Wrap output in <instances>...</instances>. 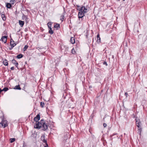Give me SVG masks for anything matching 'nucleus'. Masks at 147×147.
I'll use <instances>...</instances> for the list:
<instances>
[{"instance_id": "f257e3e1", "label": "nucleus", "mask_w": 147, "mask_h": 147, "mask_svg": "<svg viewBox=\"0 0 147 147\" xmlns=\"http://www.w3.org/2000/svg\"><path fill=\"white\" fill-rule=\"evenodd\" d=\"M34 127L37 129H40L41 127L43 128L42 130H45L48 128L47 125L45 122L44 120L42 119L40 122H38L34 125Z\"/></svg>"}, {"instance_id": "f03ea898", "label": "nucleus", "mask_w": 147, "mask_h": 147, "mask_svg": "<svg viewBox=\"0 0 147 147\" xmlns=\"http://www.w3.org/2000/svg\"><path fill=\"white\" fill-rule=\"evenodd\" d=\"M136 124L138 127V132L139 134H140L141 133L142 131V128L141 127V123L140 121L139 120H138L136 119Z\"/></svg>"}, {"instance_id": "7ed1b4c3", "label": "nucleus", "mask_w": 147, "mask_h": 147, "mask_svg": "<svg viewBox=\"0 0 147 147\" xmlns=\"http://www.w3.org/2000/svg\"><path fill=\"white\" fill-rule=\"evenodd\" d=\"M78 10L79 11H83V12L84 13L87 12L88 11V9L86 7H85L84 6H82L80 8H79V9H78Z\"/></svg>"}, {"instance_id": "20e7f679", "label": "nucleus", "mask_w": 147, "mask_h": 147, "mask_svg": "<svg viewBox=\"0 0 147 147\" xmlns=\"http://www.w3.org/2000/svg\"><path fill=\"white\" fill-rule=\"evenodd\" d=\"M0 124L2 125V126L4 128L7 125V121L5 120H3Z\"/></svg>"}, {"instance_id": "39448f33", "label": "nucleus", "mask_w": 147, "mask_h": 147, "mask_svg": "<svg viewBox=\"0 0 147 147\" xmlns=\"http://www.w3.org/2000/svg\"><path fill=\"white\" fill-rule=\"evenodd\" d=\"M14 42L13 40L12 39H11L10 44L11 45V47L10 48V50H11L16 45V44L14 43Z\"/></svg>"}, {"instance_id": "423d86ee", "label": "nucleus", "mask_w": 147, "mask_h": 147, "mask_svg": "<svg viewBox=\"0 0 147 147\" xmlns=\"http://www.w3.org/2000/svg\"><path fill=\"white\" fill-rule=\"evenodd\" d=\"M80 11L78 12V18L80 19L82 18L84 16V13L82 11Z\"/></svg>"}, {"instance_id": "0eeeda50", "label": "nucleus", "mask_w": 147, "mask_h": 147, "mask_svg": "<svg viewBox=\"0 0 147 147\" xmlns=\"http://www.w3.org/2000/svg\"><path fill=\"white\" fill-rule=\"evenodd\" d=\"M40 115L39 114H38L34 118V120L36 121V123H38V122L37 121L40 120Z\"/></svg>"}, {"instance_id": "6e6552de", "label": "nucleus", "mask_w": 147, "mask_h": 147, "mask_svg": "<svg viewBox=\"0 0 147 147\" xmlns=\"http://www.w3.org/2000/svg\"><path fill=\"white\" fill-rule=\"evenodd\" d=\"M7 36H3L1 38V40L5 43L7 41Z\"/></svg>"}, {"instance_id": "1a4fd4ad", "label": "nucleus", "mask_w": 147, "mask_h": 147, "mask_svg": "<svg viewBox=\"0 0 147 147\" xmlns=\"http://www.w3.org/2000/svg\"><path fill=\"white\" fill-rule=\"evenodd\" d=\"M41 139L43 143H46L47 141L45 139V135L44 134L42 135L41 137Z\"/></svg>"}, {"instance_id": "9d476101", "label": "nucleus", "mask_w": 147, "mask_h": 147, "mask_svg": "<svg viewBox=\"0 0 147 147\" xmlns=\"http://www.w3.org/2000/svg\"><path fill=\"white\" fill-rule=\"evenodd\" d=\"M65 51H64V53L65 54H66L67 53L68 51V47H64Z\"/></svg>"}, {"instance_id": "9b49d317", "label": "nucleus", "mask_w": 147, "mask_h": 147, "mask_svg": "<svg viewBox=\"0 0 147 147\" xmlns=\"http://www.w3.org/2000/svg\"><path fill=\"white\" fill-rule=\"evenodd\" d=\"M19 23L21 27H22L24 25V22L23 21H22L21 20H19Z\"/></svg>"}, {"instance_id": "f8f14e48", "label": "nucleus", "mask_w": 147, "mask_h": 147, "mask_svg": "<svg viewBox=\"0 0 147 147\" xmlns=\"http://www.w3.org/2000/svg\"><path fill=\"white\" fill-rule=\"evenodd\" d=\"M12 63L15 64V65L16 66V67H17V66L18 65V63L16 61V60H15L14 59H13L12 61Z\"/></svg>"}, {"instance_id": "ddd939ff", "label": "nucleus", "mask_w": 147, "mask_h": 147, "mask_svg": "<svg viewBox=\"0 0 147 147\" xmlns=\"http://www.w3.org/2000/svg\"><path fill=\"white\" fill-rule=\"evenodd\" d=\"M70 42L72 44H74L75 42L74 38L73 37H71L70 39Z\"/></svg>"}, {"instance_id": "4468645a", "label": "nucleus", "mask_w": 147, "mask_h": 147, "mask_svg": "<svg viewBox=\"0 0 147 147\" xmlns=\"http://www.w3.org/2000/svg\"><path fill=\"white\" fill-rule=\"evenodd\" d=\"M1 18L3 20L5 21L6 20V18L4 14H1Z\"/></svg>"}, {"instance_id": "2eb2a0df", "label": "nucleus", "mask_w": 147, "mask_h": 147, "mask_svg": "<svg viewBox=\"0 0 147 147\" xmlns=\"http://www.w3.org/2000/svg\"><path fill=\"white\" fill-rule=\"evenodd\" d=\"M3 64L5 65H8V63L7 61L5 59L3 61Z\"/></svg>"}, {"instance_id": "dca6fc26", "label": "nucleus", "mask_w": 147, "mask_h": 147, "mask_svg": "<svg viewBox=\"0 0 147 147\" xmlns=\"http://www.w3.org/2000/svg\"><path fill=\"white\" fill-rule=\"evenodd\" d=\"M6 6L7 8H10L11 7V4L10 3H7Z\"/></svg>"}, {"instance_id": "f3484780", "label": "nucleus", "mask_w": 147, "mask_h": 147, "mask_svg": "<svg viewBox=\"0 0 147 147\" xmlns=\"http://www.w3.org/2000/svg\"><path fill=\"white\" fill-rule=\"evenodd\" d=\"M23 57V55L22 54H19L17 56V57L18 59H20L22 58Z\"/></svg>"}, {"instance_id": "a211bd4d", "label": "nucleus", "mask_w": 147, "mask_h": 147, "mask_svg": "<svg viewBox=\"0 0 147 147\" xmlns=\"http://www.w3.org/2000/svg\"><path fill=\"white\" fill-rule=\"evenodd\" d=\"M49 33L51 34H53V32L51 28H49Z\"/></svg>"}, {"instance_id": "6ab92c4d", "label": "nucleus", "mask_w": 147, "mask_h": 147, "mask_svg": "<svg viewBox=\"0 0 147 147\" xmlns=\"http://www.w3.org/2000/svg\"><path fill=\"white\" fill-rule=\"evenodd\" d=\"M14 89L18 90H21V88L20 87L19 85H17L15 86Z\"/></svg>"}, {"instance_id": "aec40b11", "label": "nucleus", "mask_w": 147, "mask_h": 147, "mask_svg": "<svg viewBox=\"0 0 147 147\" xmlns=\"http://www.w3.org/2000/svg\"><path fill=\"white\" fill-rule=\"evenodd\" d=\"M64 19V16L63 15H62L60 17V20H61V22H63Z\"/></svg>"}, {"instance_id": "412c9836", "label": "nucleus", "mask_w": 147, "mask_h": 147, "mask_svg": "<svg viewBox=\"0 0 147 147\" xmlns=\"http://www.w3.org/2000/svg\"><path fill=\"white\" fill-rule=\"evenodd\" d=\"M15 138H10V142L11 143L13 142L14 141H15Z\"/></svg>"}, {"instance_id": "4be33fe9", "label": "nucleus", "mask_w": 147, "mask_h": 147, "mask_svg": "<svg viewBox=\"0 0 147 147\" xmlns=\"http://www.w3.org/2000/svg\"><path fill=\"white\" fill-rule=\"evenodd\" d=\"M54 27L55 28H60V26L59 24H56L55 25H54Z\"/></svg>"}, {"instance_id": "5701e85b", "label": "nucleus", "mask_w": 147, "mask_h": 147, "mask_svg": "<svg viewBox=\"0 0 147 147\" xmlns=\"http://www.w3.org/2000/svg\"><path fill=\"white\" fill-rule=\"evenodd\" d=\"M97 38H98L97 42H100V37L99 34H98L97 36Z\"/></svg>"}, {"instance_id": "b1692460", "label": "nucleus", "mask_w": 147, "mask_h": 147, "mask_svg": "<svg viewBox=\"0 0 147 147\" xmlns=\"http://www.w3.org/2000/svg\"><path fill=\"white\" fill-rule=\"evenodd\" d=\"M28 46L27 45H26L25 46L23 49L24 51H25L26 50V49H28Z\"/></svg>"}, {"instance_id": "393cba45", "label": "nucleus", "mask_w": 147, "mask_h": 147, "mask_svg": "<svg viewBox=\"0 0 147 147\" xmlns=\"http://www.w3.org/2000/svg\"><path fill=\"white\" fill-rule=\"evenodd\" d=\"M51 22H49L47 23V26L49 28H51Z\"/></svg>"}, {"instance_id": "a878e982", "label": "nucleus", "mask_w": 147, "mask_h": 147, "mask_svg": "<svg viewBox=\"0 0 147 147\" xmlns=\"http://www.w3.org/2000/svg\"><path fill=\"white\" fill-rule=\"evenodd\" d=\"M40 106L42 107H43L45 106V103L44 102H40Z\"/></svg>"}, {"instance_id": "bb28decb", "label": "nucleus", "mask_w": 147, "mask_h": 147, "mask_svg": "<svg viewBox=\"0 0 147 147\" xmlns=\"http://www.w3.org/2000/svg\"><path fill=\"white\" fill-rule=\"evenodd\" d=\"M8 90V88H7V87H5L3 89V91H4L5 92L7 91Z\"/></svg>"}, {"instance_id": "cd10ccee", "label": "nucleus", "mask_w": 147, "mask_h": 147, "mask_svg": "<svg viewBox=\"0 0 147 147\" xmlns=\"http://www.w3.org/2000/svg\"><path fill=\"white\" fill-rule=\"evenodd\" d=\"M15 2V0H11L10 1V2L11 3L10 4H13Z\"/></svg>"}, {"instance_id": "c85d7f7f", "label": "nucleus", "mask_w": 147, "mask_h": 147, "mask_svg": "<svg viewBox=\"0 0 147 147\" xmlns=\"http://www.w3.org/2000/svg\"><path fill=\"white\" fill-rule=\"evenodd\" d=\"M71 53L73 54H75V51L74 49V48H73L71 50Z\"/></svg>"}, {"instance_id": "c756f323", "label": "nucleus", "mask_w": 147, "mask_h": 147, "mask_svg": "<svg viewBox=\"0 0 147 147\" xmlns=\"http://www.w3.org/2000/svg\"><path fill=\"white\" fill-rule=\"evenodd\" d=\"M103 64L104 65H105L106 66L107 65V64L106 61H104L103 63Z\"/></svg>"}, {"instance_id": "7c9ffc66", "label": "nucleus", "mask_w": 147, "mask_h": 147, "mask_svg": "<svg viewBox=\"0 0 147 147\" xmlns=\"http://www.w3.org/2000/svg\"><path fill=\"white\" fill-rule=\"evenodd\" d=\"M103 126L104 127H105L107 126V124L106 123H104L103 124Z\"/></svg>"}, {"instance_id": "2f4dec72", "label": "nucleus", "mask_w": 147, "mask_h": 147, "mask_svg": "<svg viewBox=\"0 0 147 147\" xmlns=\"http://www.w3.org/2000/svg\"><path fill=\"white\" fill-rule=\"evenodd\" d=\"M24 17L25 18L26 20L28 19V16H24Z\"/></svg>"}, {"instance_id": "473e14b6", "label": "nucleus", "mask_w": 147, "mask_h": 147, "mask_svg": "<svg viewBox=\"0 0 147 147\" xmlns=\"http://www.w3.org/2000/svg\"><path fill=\"white\" fill-rule=\"evenodd\" d=\"M125 96H126V97H127L128 94L127 92H125Z\"/></svg>"}, {"instance_id": "72a5a7b5", "label": "nucleus", "mask_w": 147, "mask_h": 147, "mask_svg": "<svg viewBox=\"0 0 147 147\" xmlns=\"http://www.w3.org/2000/svg\"><path fill=\"white\" fill-rule=\"evenodd\" d=\"M14 67H12L11 68V70H13L14 69Z\"/></svg>"}, {"instance_id": "f704fd0d", "label": "nucleus", "mask_w": 147, "mask_h": 147, "mask_svg": "<svg viewBox=\"0 0 147 147\" xmlns=\"http://www.w3.org/2000/svg\"><path fill=\"white\" fill-rule=\"evenodd\" d=\"M2 91H3V89L1 90V88H0V94L1 93V92H2Z\"/></svg>"}, {"instance_id": "c9c22d12", "label": "nucleus", "mask_w": 147, "mask_h": 147, "mask_svg": "<svg viewBox=\"0 0 147 147\" xmlns=\"http://www.w3.org/2000/svg\"><path fill=\"white\" fill-rule=\"evenodd\" d=\"M45 144H46V146H45L44 147H47V146H48V144H47V143H45Z\"/></svg>"}, {"instance_id": "e433bc0d", "label": "nucleus", "mask_w": 147, "mask_h": 147, "mask_svg": "<svg viewBox=\"0 0 147 147\" xmlns=\"http://www.w3.org/2000/svg\"><path fill=\"white\" fill-rule=\"evenodd\" d=\"M78 7H79L80 6H78Z\"/></svg>"}]
</instances>
